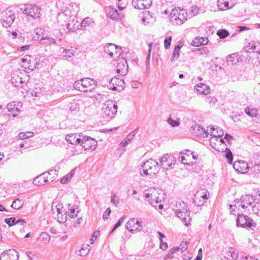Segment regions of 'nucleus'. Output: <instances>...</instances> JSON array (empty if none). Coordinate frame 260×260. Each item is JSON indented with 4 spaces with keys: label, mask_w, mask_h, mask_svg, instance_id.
<instances>
[{
    "label": "nucleus",
    "mask_w": 260,
    "mask_h": 260,
    "mask_svg": "<svg viewBox=\"0 0 260 260\" xmlns=\"http://www.w3.org/2000/svg\"><path fill=\"white\" fill-rule=\"evenodd\" d=\"M144 197L145 201L156 209L158 203H161L165 199V194L159 192L154 188H150L145 190Z\"/></svg>",
    "instance_id": "1"
},
{
    "label": "nucleus",
    "mask_w": 260,
    "mask_h": 260,
    "mask_svg": "<svg viewBox=\"0 0 260 260\" xmlns=\"http://www.w3.org/2000/svg\"><path fill=\"white\" fill-rule=\"evenodd\" d=\"M70 204L63 205L61 203L55 202L52 205V210L56 220L61 223L64 222L67 219V212L69 210Z\"/></svg>",
    "instance_id": "2"
},
{
    "label": "nucleus",
    "mask_w": 260,
    "mask_h": 260,
    "mask_svg": "<svg viewBox=\"0 0 260 260\" xmlns=\"http://www.w3.org/2000/svg\"><path fill=\"white\" fill-rule=\"evenodd\" d=\"M28 80L29 76L26 73L20 72L19 75H15L12 77L11 82L15 87L22 89L21 92L23 93L24 91L27 92L29 90Z\"/></svg>",
    "instance_id": "3"
},
{
    "label": "nucleus",
    "mask_w": 260,
    "mask_h": 260,
    "mask_svg": "<svg viewBox=\"0 0 260 260\" xmlns=\"http://www.w3.org/2000/svg\"><path fill=\"white\" fill-rule=\"evenodd\" d=\"M96 86V82L92 79L86 78L76 81L74 84V88L79 91L87 92L94 89Z\"/></svg>",
    "instance_id": "4"
},
{
    "label": "nucleus",
    "mask_w": 260,
    "mask_h": 260,
    "mask_svg": "<svg viewBox=\"0 0 260 260\" xmlns=\"http://www.w3.org/2000/svg\"><path fill=\"white\" fill-rule=\"evenodd\" d=\"M15 19L13 10L8 8L2 11L0 15V20L2 25L5 27H10Z\"/></svg>",
    "instance_id": "5"
},
{
    "label": "nucleus",
    "mask_w": 260,
    "mask_h": 260,
    "mask_svg": "<svg viewBox=\"0 0 260 260\" xmlns=\"http://www.w3.org/2000/svg\"><path fill=\"white\" fill-rule=\"evenodd\" d=\"M37 60L34 56L26 55L22 59L21 66L26 72L33 71L37 64Z\"/></svg>",
    "instance_id": "6"
},
{
    "label": "nucleus",
    "mask_w": 260,
    "mask_h": 260,
    "mask_svg": "<svg viewBox=\"0 0 260 260\" xmlns=\"http://www.w3.org/2000/svg\"><path fill=\"white\" fill-rule=\"evenodd\" d=\"M157 162L153 160L149 159L142 166L140 172L142 175H151L157 172Z\"/></svg>",
    "instance_id": "7"
},
{
    "label": "nucleus",
    "mask_w": 260,
    "mask_h": 260,
    "mask_svg": "<svg viewBox=\"0 0 260 260\" xmlns=\"http://www.w3.org/2000/svg\"><path fill=\"white\" fill-rule=\"evenodd\" d=\"M180 157L182 163L188 166L193 165L198 158V156L189 150L182 151L180 154Z\"/></svg>",
    "instance_id": "8"
},
{
    "label": "nucleus",
    "mask_w": 260,
    "mask_h": 260,
    "mask_svg": "<svg viewBox=\"0 0 260 260\" xmlns=\"http://www.w3.org/2000/svg\"><path fill=\"white\" fill-rule=\"evenodd\" d=\"M78 8V6L76 4H65L61 7L62 12L59 13V16L61 19L63 18L64 16L71 18L72 15H74L76 13Z\"/></svg>",
    "instance_id": "9"
},
{
    "label": "nucleus",
    "mask_w": 260,
    "mask_h": 260,
    "mask_svg": "<svg viewBox=\"0 0 260 260\" xmlns=\"http://www.w3.org/2000/svg\"><path fill=\"white\" fill-rule=\"evenodd\" d=\"M208 197L209 192L206 189H200L195 194L193 202L197 206H201L208 199Z\"/></svg>",
    "instance_id": "10"
},
{
    "label": "nucleus",
    "mask_w": 260,
    "mask_h": 260,
    "mask_svg": "<svg viewBox=\"0 0 260 260\" xmlns=\"http://www.w3.org/2000/svg\"><path fill=\"white\" fill-rule=\"evenodd\" d=\"M103 112L106 116L112 118L117 113V106L113 101H108L105 104V107L103 108Z\"/></svg>",
    "instance_id": "11"
},
{
    "label": "nucleus",
    "mask_w": 260,
    "mask_h": 260,
    "mask_svg": "<svg viewBox=\"0 0 260 260\" xmlns=\"http://www.w3.org/2000/svg\"><path fill=\"white\" fill-rule=\"evenodd\" d=\"M79 144L85 150H93L95 148L97 142L92 138L84 136L81 139Z\"/></svg>",
    "instance_id": "12"
},
{
    "label": "nucleus",
    "mask_w": 260,
    "mask_h": 260,
    "mask_svg": "<svg viewBox=\"0 0 260 260\" xmlns=\"http://www.w3.org/2000/svg\"><path fill=\"white\" fill-rule=\"evenodd\" d=\"M104 51L111 57H118L122 53L121 47L113 44H107L104 47Z\"/></svg>",
    "instance_id": "13"
},
{
    "label": "nucleus",
    "mask_w": 260,
    "mask_h": 260,
    "mask_svg": "<svg viewBox=\"0 0 260 260\" xmlns=\"http://www.w3.org/2000/svg\"><path fill=\"white\" fill-rule=\"evenodd\" d=\"M160 164L165 169H172L175 165V158L171 154H165L161 157Z\"/></svg>",
    "instance_id": "14"
},
{
    "label": "nucleus",
    "mask_w": 260,
    "mask_h": 260,
    "mask_svg": "<svg viewBox=\"0 0 260 260\" xmlns=\"http://www.w3.org/2000/svg\"><path fill=\"white\" fill-rule=\"evenodd\" d=\"M210 144L214 149L223 152L226 148V144L222 138L212 137L210 139Z\"/></svg>",
    "instance_id": "15"
},
{
    "label": "nucleus",
    "mask_w": 260,
    "mask_h": 260,
    "mask_svg": "<svg viewBox=\"0 0 260 260\" xmlns=\"http://www.w3.org/2000/svg\"><path fill=\"white\" fill-rule=\"evenodd\" d=\"M71 106H70V111L74 113H78L80 115H84L86 114V107L85 106H80L79 101L75 99H71L70 100Z\"/></svg>",
    "instance_id": "16"
},
{
    "label": "nucleus",
    "mask_w": 260,
    "mask_h": 260,
    "mask_svg": "<svg viewBox=\"0 0 260 260\" xmlns=\"http://www.w3.org/2000/svg\"><path fill=\"white\" fill-rule=\"evenodd\" d=\"M116 73L122 76L126 75L128 72V65L124 57L119 58L116 61Z\"/></svg>",
    "instance_id": "17"
},
{
    "label": "nucleus",
    "mask_w": 260,
    "mask_h": 260,
    "mask_svg": "<svg viewBox=\"0 0 260 260\" xmlns=\"http://www.w3.org/2000/svg\"><path fill=\"white\" fill-rule=\"evenodd\" d=\"M24 11L25 13L31 17L34 18L40 17L41 9L35 5H26Z\"/></svg>",
    "instance_id": "18"
},
{
    "label": "nucleus",
    "mask_w": 260,
    "mask_h": 260,
    "mask_svg": "<svg viewBox=\"0 0 260 260\" xmlns=\"http://www.w3.org/2000/svg\"><path fill=\"white\" fill-rule=\"evenodd\" d=\"M222 255L225 260H237L239 253L235 248L230 247L223 251Z\"/></svg>",
    "instance_id": "19"
},
{
    "label": "nucleus",
    "mask_w": 260,
    "mask_h": 260,
    "mask_svg": "<svg viewBox=\"0 0 260 260\" xmlns=\"http://www.w3.org/2000/svg\"><path fill=\"white\" fill-rule=\"evenodd\" d=\"M235 170L239 174H245L249 171V168L247 162L243 160H238L233 164Z\"/></svg>",
    "instance_id": "20"
},
{
    "label": "nucleus",
    "mask_w": 260,
    "mask_h": 260,
    "mask_svg": "<svg viewBox=\"0 0 260 260\" xmlns=\"http://www.w3.org/2000/svg\"><path fill=\"white\" fill-rule=\"evenodd\" d=\"M124 86V81L116 77L112 78L108 85V87L113 90H121L123 89Z\"/></svg>",
    "instance_id": "21"
},
{
    "label": "nucleus",
    "mask_w": 260,
    "mask_h": 260,
    "mask_svg": "<svg viewBox=\"0 0 260 260\" xmlns=\"http://www.w3.org/2000/svg\"><path fill=\"white\" fill-rule=\"evenodd\" d=\"M237 224L240 226L250 228L253 224V221L246 215H239L237 219Z\"/></svg>",
    "instance_id": "22"
},
{
    "label": "nucleus",
    "mask_w": 260,
    "mask_h": 260,
    "mask_svg": "<svg viewBox=\"0 0 260 260\" xmlns=\"http://www.w3.org/2000/svg\"><path fill=\"white\" fill-rule=\"evenodd\" d=\"M105 10L108 16L113 20H118L124 17L122 13H119L117 9L111 6L107 7Z\"/></svg>",
    "instance_id": "23"
},
{
    "label": "nucleus",
    "mask_w": 260,
    "mask_h": 260,
    "mask_svg": "<svg viewBox=\"0 0 260 260\" xmlns=\"http://www.w3.org/2000/svg\"><path fill=\"white\" fill-rule=\"evenodd\" d=\"M235 4V0H218L217 7L221 11H226L233 8Z\"/></svg>",
    "instance_id": "24"
},
{
    "label": "nucleus",
    "mask_w": 260,
    "mask_h": 260,
    "mask_svg": "<svg viewBox=\"0 0 260 260\" xmlns=\"http://www.w3.org/2000/svg\"><path fill=\"white\" fill-rule=\"evenodd\" d=\"M150 14L148 11H144L139 13L138 16L135 18L136 23L140 25H145L146 23H148V20L150 18Z\"/></svg>",
    "instance_id": "25"
},
{
    "label": "nucleus",
    "mask_w": 260,
    "mask_h": 260,
    "mask_svg": "<svg viewBox=\"0 0 260 260\" xmlns=\"http://www.w3.org/2000/svg\"><path fill=\"white\" fill-rule=\"evenodd\" d=\"M50 180V174L48 173H44L36 177L34 180L33 183L35 185L41 186Z\"/></svg>",
    "instance_id": "26"
},
{
    "label": "nucleus",
    "mask_w": 260,
    "mask_h": 260,
    "mask_svg": "<svg viewBox=\"0 0 260 260\" xmlns=\"http://www.w3.org/2000/svg\"><path fill=\"white\" fill-rule=\"evenodd\" d=\"M152 0H133V5L137 9L144 10L148 8L152 4Z\"/></svg>",
    "instance_id": "27"
},
{
    "label": "nucleus",
    "mask_w": 260,
    "mask_h": 260,
    "mask_svg": "<svg viewBox=\"0 0 260 260\" xmlns=\"http://www.w3.org/2000/svg\"><path fill=\"white\" fill-rule=\"evenodd\" d=\"M127 229L131 232L140 231L142 229L141 223L135 218H132L126 223Z\"/></svg>",
    "instance_id": "28"
},
{
    "label": "nucleus",
    "mask_w": 260,
    "mask_h": 260,
    "mask_svg": "<svg viewBox=\"0 0 260 260\" xmlns=\"http://www.w3.org/2000/svg\"><path fill=\"white\" fill-rule=\"evenodd\" d=\"M18 255L14 250H9L3 252L1 256V260H17Z\"/></svg>",
    "instance_id": "29"
},
{
    "label": "nucleus",
    "mask_w": 260,
    "mask_h": 260,
    "mask_svg": "<svg viewBox=\"0 0 260 260\" xmlns=\"http://www.w3.org/2000/svg\"><path fill=\"white\" fill-rule=\"evenodd\" d=\"M19 104L16 102H12L10 103L7 105V108L9 112L10 116H15L20 112Z\"/></svg>",
    "instance_id": "30"
},
{
    "label": "nucleus",
    "mask_w": 260,
    "mask_h": 260,
    "mask_svg": "<svg viewBox=\"0 0 260 260\" xmlns=\"http://www.w3.org/2000/svg\"><path fill=\"white\" fill-rule=\"evenodd\" d=\"M174 210L176 214L178 213H181V212H184L185 214L186 213L187 218L188 217V212H189L188 206L184 202H178Z\"/></svg>",
    "instance_id": "31"
},
{
    "label": "nucleus",
    "mask_w": 260,
    "mask_h": 260,
    "mask_svg": "<svg viewBox=\"0 0 260 260\" xmlns=\"http://www.w3.org/2000/svg\"><path fill=\"white\" fill-rule=\"evenodd\" d=\"M209 40L207 37L198 36L192 41L191 45L194 47H199L207 44Z\"/></svg>",
    "instance_id": "32"
},
{
    "label": "nucleus",
    "mask_w": 260,
    "mask_h": 260,
    "mask_svg": "<svg viewBox=\"0 0 260 260\" xmlns=\"http://www.w3.org/2000/svg\"><path fill=\"white\" fill-rule=\"evenodd\" d=\"M66 140L72 144H79L81 139L80 136L75 134H70L66 136Z\"/></svg>",
    "instance_id": "33"
},
{
    "label": "nucleus",
    "mask_w": 260,
    "mask_h": 260,
    "mask_svg": "<svg viewBox=\"0 0 260 260\" xmlns=\"http://www.w3.org/2000/svg\"><path fill=\"white\" fill-rule=\"evenodd\" d=\"M44 32L45 30L41 28L36 29L32 35L33 39L35 40H45L46 36Z\"/></svg>",
    "instance_id": "34"
},
{
    "label": "nucleus",
    "mask_w": 260,
    "mask_h": 260,
    "mask_svg": "<svg viewBox=\"0 0 260 260\" xmlns=\"http://www.w3.org/2000/svg\"><path fill=\"white\" fill-rule=\"evenodd\" d=\"M196 89L200 94H208L210 92V87L203 83L197 84Z\"/></svg>",
    "instance_id": "35"
},
{
    "label": "nucleus",
    "mask_w": 260,
    "mask_h": 260,
    "mask_svg": "<svg viewBox=\"0 0 260 260\" xmlns=\"http://www.w3.org/2000/svg\"><path fill=\"white\" fill-rule=\"evenodd\" d=\"M5 222L9 226L15 225L17 227H18L19 225H21L22 226L26 225V222L23 220H18L16 222H15V218L14 217L5 219Z\"/></svg>",
    "instance_id": "36"
},
{
    "label": "nucleus",
    "mask_w": 260,
    "mask_h": 260,
    "mask_svg": "<svg viewBox=\"0 0 260 260\" xmlns=\"http://www.w3.org/2000/svg\"><path fill=\"white\" fill-rule=\"evenodd\" d=\"M78 26L77 21L74 19H72L69 20V22L67 25V28L69 31L74 32L78 29Z\"/></svg>",
    "instance_id": "37"
},
{
    "label": "nucleus",
    "mask_w": 260,
    "mask_h": 260,
    "mask_svg": "<svg viewBox=\"0 0 260 260\" xmlns=\"http://www.w3.org/2000/svg\"><path fill=\"white\" fill-rule=\"evenodd\" d=\"M245 112L248 116L252 118L256 117L258 114L257 109L251 106L246 107Z\"/></svg>",
    "instance_id": "38"
},
{
    "label": "nucleus",
    "mask_w": 260,
    "mask_h": 260,
    "mask_svg": "<svg viewBox=\"0 0 260 260\" xmlns=\"http://www.w3.org/2000/svg\"><path fill=\"white\" fill-rule=\"evenodd\" d=\"M50 240V235L46 232H42L41 234H40L37 240L38 243L42 244L48 243L49 242Z\"/></svg>",
    "instance_id": "39"
},
{
    "label": "nucleus",
    "mask_w": 260,
    "mask_h": 260,
    "mask_svg": "<svg viewBox=\"0 0 260 260\" xmlns=\"http://www.w3.org/2000/svg\"><path fill=\"white\" fill-rule=\"evenodd\" d=\"M177 216L181 220V221L184 223L185 225H188L190 224V217L189 216V213L188 212V217L187 218L186 214L184 212L181 213H176Z\"/></svg>",
    "instance_id": "40"
},
{
    "label": "nucleus",
    "mask_w": 260,
    "mask_h": 260,
    "mask_svg": "<svg viewBox=\"0 0 260 260\" xmlns=\"http://www.w3.org/2000/svg\"><path fill=\"white\" fill-rule=\"evenodd\" d=\"M227 64L229 66H233L238 62V55L236 54H232L227 57Z\"/></svg>",
    "instance_id": "41"
},
{
    "label": "nucleus",
    "mask_w": 260,
    "mask_h": 260,
    "mask_svg": "<svg viewBox=\"0 0 260 260\" xmlns=\"http://www.w3.org/2000/svg\"><path fill=\"white\" fill-rule=\"evenodd\" d=\"M256 42L251 41L248 42L247 44L244 46V49L247 52H253L254 50L256 49Z\"/></svg>",
    "instance_id": "42"
},
{
    "label": "nucleus",
    "mask_w": 260,
    "mask_h": 260,
    "mask_svg": "<svg viewBox=\"0 0 260 260\" xmlns=\"http://www.w3.org/2000/svg\"><path fill=\"white\" fill-rule=\"evenodd\" d=\"M184 12L183 11L178 10H173L171 12V15H176L179 18V22L183 23L184 20L186 19L184 15Z\"/></svg>",
    "instance_id": "43"
},
{
    "label": "nucleus",
    "mask_w": 260,
    "mask_h": 260,
    "mask_svg": "<svg viewBox=\"0 0 260 260\" xmlns=\"http://www.w3.org/2000/svg\"><path fill=\"white\" fill-rule=\"evenodd\" d=\"M210 133H211V135L213 136V137H219L220 136H222L223 134V132L222 129H220V128H214L213 127H210Z\"/></svg>",
    "instance_id": "44"
},
{
    "label": "nucleus",
    "mask_w": 260,
    "mask_h": 260,
    "mask_svg": "<svg viewBox=\"0 0 260 260\" xmlns=\"http://www.w3.org/2000/svg\"><path fill=\"white\" fill-rule=\"evenodd\" d=\"M224 150V151L222 152L223 153V156H224L226 158L228 163L230 164H232L233 161V156L231 151L229 149H228L227 148H225V149Z\"/></svg>",
    "instance_id": "45"
},
{
    "label": "nucleus",
    "mask_w": 260,
    "mask_h": 260,
    "mask_svg": "<svg viewBox=\"0 0 260 260\" xmlns=\"http://www.w3.org/2000/svg\"><path fill=\"white\" fill-rule=\"evenodd\" d=\"M23 205V200L16 199L13 202L11 207L14 209L18 210L20 209Z\"/></svg>",
    "instance_id": "46"
},
{
    "label": "nucleus",
    "mask_w": 260,
    "mask_h": 260,
    "mask_svg": "<svg viewBox=\"0 0 260 260\" xmlns=\"http://www.w3.org/2000/svg\"><path fill=\"white\" fill-rule=\"evenodd\" d=\"M179 247H175L172 248L169 253L164 257V259H171L174 257V254L178 252Z\"/></svg>",
    "instance_id": "47"
},
{
    "label": "nucleus",
    "mask_w": 260,
    "mask_h": 260,
    "mask_svg": "<svg viewBox=\"0 0 260 260\" xmlns=\"http://www.w3.org/2000/svg\"><path fill=\"white\" fill-rule=\"evenodd\" d=\"M252 172L256 178H260V164L255 165L252 167Z\"/></svg>",
    "instance_id": "48"
},
{
    "label": "nucleus",
    "mask_w": 260,
    "mask_h": 260,
    "mask_svg": "<svg viewBox=\"0 0 260 260\" xmlns=\"http://www.w3.org/2000/svg\"><path fill=\"white\" fill-rule=\"evenodd\" d=\"M61 56L66 58H70L74 56V51L72 49H64L61 53Z\"/></svg>",
    "instance_id": "49"
},
{
    "label": "nucleus",
    "mask_w": 260,
    "mask_h": 260,
    "mask_svg": "<svg viewBox=\"0 0 260 260\" xmlns=\"http://www.w3.org/2000/svg\"><path fill=\"white\" fill-rule=\"evenodd\" d=\"M34 134L31 132L27 133H20L18 134L17 138L18 139L23 140L32 137Z\"/></svg>",
    "instance_id": "50"
},
{
    "label": "nucleus",
    "mask_w": 260,
    "mask_h": 260,
    "mask_svg": "<svg viewBox=\"0 0 260 260\" xmlns=\"http://www.w3.org/2000/svg\"><path fill=\"white\" fill-rule=\"evenodd\" d=\"M93 21L89 17L85 18L81 23V26L85 28L86 27L90 26L93 23Z\"/></svg>",
    "instance_id": "51"
},
{
    "label": "nucleus",
    "mask_w": 260,
    "mask_h": 260,
    "mask_svg": "<svg viewBox=\"0 0 260 260\" xmlns=\"http://www.w3.org/2000/svg\"><path fill=\"white\" fill-rule=\"evenodd\" d=\"M73 171L70 172L69 174L64 176L60 180L62 184H65L69 182L74 175Z\"/></svg>",
    "instance_id": "52"
},
{
    "label": "nucleus",
    "mask_w": 260,
    "mask_h": 260,
    "mask_svg": "<svg viewBox=\"0 0 260 260\" xmlns=\"http://www.w3.org/2000/svg\"><path fill=\"white\" fill-rule=\"evenodd\" d=\"M183 46V44L181 43L179 45H177L175 47L174 49V52L172 55V59L175 58H178L179 56V52L181 48Z\"/></svg>",
    "instance_id": "53"
},
{
    "label": "nucleus",
    "mask_w": 260,
    "mask_h": 260,
    "mask_svg": "<svg viewBox=\"0 0 260 260\" xmlns=\"http://www.w3.org/2000/svg\"><path fill=\"white\" fill-rule=\"evenodd\" d=\"M89 245H86L83 246L79 250V254L82 256L86 255L89 251Z\"/></svg>",
    "instance_id": "54"
},
{
    "label": "nucleus",
    "mask_w": 260,
    "mask_h": 260,
    "mask_svg": "<svg viewBox=\"0 0 260 260\" xmlns=\"http://www.w3.org/2000/svg\"><path fill=\"white\" fill-rule=\"evenodd\" d=\"M216 34L220 38L223 39L228 37L229 35V33L225 29H220L217 31Z\"/></svg>",
    "instance_id": "55"
},
{
    "label": "nucleus",
    "mask_w": 260,
    "mask_h": 260,
    "mask_svg": "<svg viewBox=\"0 0 260 260\" xmlns=\"http://www.w3.org/2000/svg\"><path fill=\"white\" fill-rule=\"evenodd\" d=\"M77 211L75 210L74 208L71 207L70 205L69 210H68L67 215H68L69 217L71 218H74L77 215Z\"/></svg>",
    "instance_id": "56"
},
{
    "label": "nucleus",
    "mask_w": 260,
    "mask_h": 260,
    "mask_svg": "<svg viewBox=\"0 0 260 260\" xmlns=\"http://www.w3.org/2000/svg\"><path fill=\"white\" fill-rule=\"evenodd\" d=\"M198 52L200 55L207 56L209 53V50L207 47H202L198 49Z\"/></svg>",
    "instance_id": "57"
},
{
    "label": "nucleus",
    "mask_w": 260,
    "mask_h": 260,
    "mask_svg": "<svg viewBox=\"0 0 260 260\" xmlns=\"http://www.w3.org/2000/svg\"><path fill=\"white\" fill-rule=\"evenodd\" d=\"M170 19L172 23L177 25H180L182 24L181 22H179L180 20L179 19V18H178V17L176 15L174 16V15H171V14L170 15Z\"/></svg>",
    "instance_id": "58"
},
{
    "label": "nucleus",
    "mask_w": 260,
    "mask_h": 260,
    "mask_svg": "<svg viewBox=\"0 0 260 260\" xmlns=\"http://www.w3.org/2000/svg\"><path fill=\"white\" fill-rule=\"evenodd\" d=\"M250 199L251 198L248 196H246L243 198V201L242 202V203H243V205H242V208H244L245 207H247L248 205H251V202L248 203V201H249Z\"/></svg>",
    "instance_id": "59"
},
{
    "label": "nucleus",
    "mask_w": 260,
    "mask_h": 260,
    "mask_svg": "<svg viewBox=\"0 0 260 260\" xmlns=\"http://www.w3.org/2000/svg\"><path fill=\"white\" fill-rule=\"evenodd\" d=\"M189 245V242L187 241H182L180 245V247L179 248V249H180V250L182 251H185Z\"/></svg>",
    "instance_id": "60"
},
{
    "label": "nucleus",
    "mask_w": 260,
    "mask_h": 260,
    "mask_svg": "<svg viewBox=\"0 0 260 260\" xmlns=\"http://www.w3.org/2000/svg\"><path fill=\"white\" fill-rule=\"evenodd\" d=\"M100 232L99 231H96L93 232L90 239V242L91 244H92L94 243V242L96 240L97 237L100 235Z\"/></svg>",
    "instance_id": "61"
},
{
    "label": "nucleus",
    "mask_w": 260,
    "mask_h": 260,
    "mask_svg": "<svg viewBox=\"0 0 260 260\" xmlns=\"http://www.w3.org/2000/svg\"><path fill=\"white\" fill-rule=\"evenodd\" d=\"M172 37L169 36L166 38L164 41V46L166 49H168L171 45Z\"/></svg>",
    "instance_id": "62"
},
{
    "label": "nucleus",
    "mask_w": 260,
    "mask_h": 260,
    "mask_svg": "<svg viewBox=\"0 0 260 260\" xmlns=\"http://www.w3.org/2000/svg\"><path fill=\"white\" fill-rule=\"evenodd\" d=\"M8 35L9 39L12 40L15 39L17 36V32L14 30H9Z\"/></svg>",
    "instance_id": "63"
},
{
    "label": "nucleus",
    "mask_w": 260,
    "mask_h": 260,
    "mask_svg": "<svg viewBox=\"0 0 260 260\" xmlns=\"http://www.w3.org/2000/svg\"><path fill=\"white\" fill-rule=\"evenodd\" d=\"M45 40H47L46 44L51 46L54 45L56 44L55 40L52 38H48L47 36L46 37Z\"/></svg>",
    "instance_id": "64"
}]
</instances>
